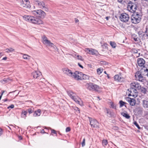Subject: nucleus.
<instances>
[{"label":"nucleus","instance_id":"nucleus-6","mask_svg":"<svg viewBox=\"0 0 148 148\" xmlns=\"http://www.w3.org/2000/svg\"><path fill=\"white\" fill-rule=\"evenodd\" d=\"M42 38V42L44 44L49 46L53 47L56 51H58V49L57 48L56 46L53 43L51 42L50 40H48L45 36H43Z\"/></svg>","mask_w":148,"mask_h":148},{"label":"nucleus","instance_id":"nucleus-5","mask_svg":"<svg viewBox=\"0 0 148 148\" xmlns=\"http://www.w3.org/2000/svg\"><path fill=\"white\" fill-rule=\"evenodd\" d=\"M86 87L90 90L98 91L100 88L98 85L92 83H87L86 85Z\"/></svg>","mask_w":148,"mask_h":148},{"label":"nucleus","instance_id":"nucleus-13","mask_svg":"<svg viewBox=\"0 0 148 148\" xmlns=\"http://www.w3.org/2000/svg\"><path fill=\"white\" fill-rule=\"evenodd\" d=\"M21 5L22 7L25 8H29L31 6L28 0H23Z\"/></svg>","mask_w":148,"mask_h":148},{"label":"nucleus","instance_id":"nucleus-44","mask_svg":"<svg viewBox=\"0 0 148 148\" xmlns=\"http://www.w3.org/2000/svg\"><path fill=\"white\" fill-rule=\"evenodd\" d=\"M71 130V129L70 127H67L66 128V132H68L70 131Z\"/></svg>","mask_w":148,"mask_h":148},{"label":"nucleus","instance_id":"nucleus-49","mask_svg":"<svg viewBox=\"0 0 148 148\" xmlns=\"http://www.w3.org/2000/svg\"><path fill=\"white\" fill-rule=\"evenodd\" d=\"M118 1L121 3H123V0H118Z\"/></svg>","mask_w":148,"mask_h":148},{"label":"nucleus","instance_id":"nucleus-34","mask_svg":"<svg viewBox=\"0 0 148 148\" xmlns=\"http://www.w3.org/2000/svg\"><path fill=\"white\" fill-rule=\"evenodd\" d=\"M119 103L120 104V107H121L124 105V104H126V103L123 101H122L121 100L119 101Z\"/></svg>","mask_w":148,"mask_h":148},{"label":"nucleus","instance_id":"nucleus-23","mask_svg":"<svg viewBox=\"0 0 148 148\" xmlns=\"http://www.w3.org/2000/svg\"><path fill=\"white\" fill-rule=\"evenodd\" d=\"M121 114L124 117L127 119H129L130 116L127 113V112H121Z\"/></svg>","mask_w":148,"mask_h":148},{"label":"nucleus","instance_id":"nucleus-45","mask_svg":"<svg viewBox=\"0 0 148 148\" xmlns=\"http://www.w3.org/2000/svg\"><path fill=\"white\" fill-rule=\"evenodd\" d=\"M14 105H13V104H12L10 106H9L8 107V109H9L10 108H14Z\"/></svg>","mask_w":148,"mask_h":148},{"label":"nucleus","instance_id":"nucleus-43","mask_svg":"<svg viewBox=\"0 0 148 148\" xmlns=\"http://www.w3.org/2000/svg\"><path fill=\"white\" fill-rule=\"evenodd\" d=\"M101 63L103 64H108V62L104 61H101Z\"/></svg>","mask_w":148,"mask_h":148},{"label":"nucleus","instance_id":"nucleus-30","mask_svg":"<svg viewBox=\"0 0 148 148\" xmlns=\"http://www.w3.org/2000/svg\"><path fill=\"white\" fill-rule=\"evenodd\" d=\"M108 143V141L106 140H103L102 141V144L103 145L104 147L106 146Z\"/></svg>","mask_w":148,"mask_h":148},{"label":"nucleus","instance_id":"nucleus-62","mask_svg":"<svg viewBox=\"0 0 148 148\" xmlns=\"http://www.w3.org/2000/svg\"><path fill=\"white\" fill-rule=\"evenodd\" d=\"M107 75V77L108 78H109L110 77L108 75H108Z\"/></svg>","mask_w":148,"mask_h":148},{"label":"nucleus","instance_id":"nucleus-59","mask_svg":"<svg viewBox=\"0 0 148 148\" xmlns=\"http://www.w3.org/2000/svg\"><path fill=\"white\" fill-rule=\"evenodd\" d=\"M138 34L139 35H140L141 34V33L140 32H138Z\"/></svg>","mask_w":148,"mask_h":148},{"label":"nucleus","instance_id":"nucleus-32","mask_svg":"<svg viewBox=\"0 0 148 148\" xmlns=\"http://www.w3.org/2000/svg\"><path fill=\"white\" fill-rule=\"evenodd\" d=\"M27 110L29 114H31L34 112V109L32 108H29Z\"/></svg>","mask_w":148,"mask_h":148},{"label":"nucleus","instance_id":"nucleus-2","mask_svg":"<svg viewBox=\"0 0 148 148\" xmlns=\"http://www.w3.org/2000/svg\"><path fill=\"white\" fill-rule=\"evenodd\" d=\"M62 70L65 74L70 77H71L77 80H79L81 79V74H82V73H79V71H76L73 73L71 72V70L67 68H63Z\"/></svg>","mask_w":148,"mask_h":148},{"label":"nucleus","instance_id":"nucleus-41","mask_svg":"<svg viewBox=\"0 0 148 148\" xmlns=\"http://www.w3.org/2000/svg\"><path fill=\"white\" fill-rule=\"evenodd\" d=\"M77 59L79 60H83V58H82V57L80 56H79V55L77 56Z\"/></svg>","mask_w":148,"mask_h":148},{"label":"nucleus","instance_id":"nucleus-1","mask_svg":"<svg viewBox=\"0 0 148 148\" xmlns=\"http://www.w3.org/2000/svg\"><path fill=\"white\" fill-rule=\"evenodd\" d=\"M130 86V88L128 89V90L130 92L128 96L136 97L138 93L137 90H139L141 88V85L138 82H133L131 83Z\"/></svg>","mask_w":148,"mask_h":148},{"label":"nucleus","instance_id":"nucleus-11","mask_svg":"<svg viewBox=\"0 0 148 148\" xmlns=\"http://www.w3.org/2000/svg\"><path fill=\"white\" fill-rule=\"evenodd\" d=\"M90 122L92 127L98 128H99V123L95 119H90Z\"/></svg>","mask_w":148,"mask_h":148},{"label":"nucleus","instance_id":"nucleus-7","mask_svg":"<svg viewBox=\"0 0 148 148\" xmlns=\"http://www.w3.org/2000/svg\"><path fill=\"white\" fill-rule=\"evenodd\" d=\"M32 12L35 15L41 18H44L45 15V12L41 10H34Z\"/></svg>","mask_w":148,"mask_h":148},{"label":"nucleus","instance_id":"nucleus-3","mask_svg":"<svg viewBox=\"0 0 148 148\" xmlns=\"http://www.w3.org/2000/svg\"><path fill=\"white\" fill-rule=\"evenodd\" d=\"M23 18L25 20L34 24L38 25L43 24V22L42 20L33 16L25 15L23 16Z\"/></svg>","mask_w":148,"mask_h":148},{"label":"nucleus","instance_id":"nucleus-22","mask_svg":"<svg viewBox=\"0 0 148 148\" xmlns=\"http://www.w3.org/2000/svg\"><path fill=\"white\" fill-rule=\"evenodd\" d=\"M143 105L145 108H148V100H143L142 101Z\"/></svg>","mask_w":148,"mask_h":148},{"label":"nucleus","instance_id":"nucleus-12","mask_svg":"<svg viewBox=\"0 0 148 148\" xmlns=\"http://www.w3.org/2000/svg\"><path fill=\"white\" fill-rule=\"evenodd\" d=\"M137 63L138 65L140 67H143L144 69H146L145 67V61L143 58H138L137 60Z\"/></svg>","mask_w":148,"mask_h":148},{"label":"nucleus","instance_id":"nucleus-18","mask_svg":"<svg viewBox=\"0 0 148 148\" xmlns=\"http://www.w3.org/2000/svg\"><path fill=\"white\" fill-rule=\"evenodd\" d=\"M32 75H33L34 78L37 79L41 75V74L40 72L35 71L32 72Z\"/></svg>","mask_w":148,"mask_h":148},{"label":"nucleus","instance_id":"nucleus-47","mask_svg":"<svg viewBox=\"0 0 148 148\" xmlns=\"http://www.w3.org/2000/svg\"><path fill=\"white\" fill-rule=\"evenodd\" d=\"M51 132H52V133H54L55 134H56V131L54 130H52Z\"/></svg>","mask_w":148,"mask_h":148},{"label":"nucleus","instance_id":"nucleus-14","mask_svg":"<svg viewBox=\"0 0 148 148\" xmlns=\"http://www.w3.org/2000/svg\"><path fill=\"white\" fill-rule=\"evenodd\" d=\"M85 50L87 53L91 55H96L97 53V50L93 49L86 48Z\"/></svg>","mask_w":148,"mask_h":148},{"label":"nucleus","instance_id":"nucleus-24","mask_svg":"<svg viewBox=\"0 0 148 148\" xmlns=\"http://www.w3.org/2000/svg\"><path fill=\"white\" fill-rule=\"evenodd\" d=\"M41 110L40 109H38L37 111L34 112V116H40L41 114Z\"/></svg>","mask_w":148,"mask_h":148},{"label":"nucleus","instance_id":"nucleus-57","mask_svg":"<svg viewBox=\"0 0 148 148\" xmlns=\"http://www.w3.org/2000/svg\"><path fill=\"white\" fill-rule=\"evenodd\" d=\"M109 17H108V16H107L106 17V19L107 20H108V18H109Z\"/></svg>","mask_w":148,"mask_h":148},{"label":"nucleus","instance_id":"nucleus-19","mask_svg":"<svg viewBox=\"0 0 148 148\" xmlns=\"http://www.w3.org/2000/svg\"><path fill=\"white\" fill-rule=\"evenodd\" d=\"M36 3L38 5L39 8H44L45 6V4L42 1H36Z\"/></svg>","mask_w":148,"mask_h":148},{"label":"nucleus","instance_id":"nucleus-60","mask_svg":"<svg viewBox=\"0 0 148 148\" xmlns=\"http://www.w3.org/2000/svg\"><path fill=\"white\" fill-rule=\"evenodd\" d=\"M3 55V54H2V53H0V56H2Z\"/></svg>","mask_w":148,"mask_h":148},{"label":"nucleus","instance_id":"nucleus-46","mask_svg":"<svg viewBox=\"0 0 148 148\" xmlns=\"http://www.w3.org/2000/svg\"><path fill=\"white\" fill-rule=\"evenodd\" d=\"M44 8V10L46 11H48L49 10L48 9L47 7H45H45H44V8Z\"/></svg>","mask_w":148,"mask_h":148},{"label":"nucleus","instance_id":"nucleus-63","mask_svg":"<svg viewBox=\"0 0 148 148\" xmlns=\"http://www.w3.org/2000/svg\"><path fill=\"white\" fill-rule=\"evenodd\" d=\"M7 101V99H6L4 100L5 101Z\"/></svg>","mask_w":148,"mask_h":148},{"label":"nucleus","instance_id":"nucleus-64","mask_svg":"<svg viewBox=\"0 0 148 148\" xmlns=\"http://www.w3.org/2000/svg\"><path fill=\"white\" fill-rule=\"evenodd\" d=\"M20 137L21 138V139H22V138H21V137Z\"/></svg>","mask_w":148,"mask_h":148},{"label":"nucleus","instance_id":"nucleus-10","mask_svg":"<svg viewBox=\"0 0 148 148\" xmlns=\"http://www.w3.org/2000/svg\"><path fill=\"white\" fill-rule=\"evenodd\" d=\"M120 18L121 21L126 22L128 21L130 17L128 14L124 13H122L121 14L120 16Z\"/></svg>","mask_w":148,"mask_h":148},{"label":"nucleus","instance_id":"nucleus-37","mask_svg":"<svg viewBox=\"0 0 148 148\" xmlns=\"http://www.w3.org/2000/svg\"><path fill=\"white\" fill-rule=\"evenodd\" d=\"M111 103V107L113 108L116 109V105L112 102Z\"/></svg>","mask_w":148,"mask_h":148},{"label":"nucleus","instance_id":"nucleus-4","mask_svg":"<svg viewBox=\"0 0 148 148\" xmlns=\"http://www.w3.org/2000/svg\"><path fill=\"white\" fill-rule=\"evenodd\" d=\"M140 17L141 16L138 12L132 15L131 17L132 23L136 24L139 23L141 20Z\"/></svg>","mask_w":148,"mask_h":148},{"label":"nucleus","instance_id":"nucleus-9","mask_svg":"<svg viewBox=\"0 0 148 148\" xmlns=\"http://www.w3.org/2000/svg\"><path fill=\"white\" fill-rule=\"evenodd\" d=\"M135 76L136 79L140 82H143L145 81V77L142 76L140 71H137L135 73Z\"/></svg>","mask_w":148,"mask_h":148},{"label":"nucleus","instance_id":"nucleus-31","mask_svg":"<svg viewBox=\"0 0 148 148\" xmlns=\"http://www.w3.org/2000/svg\"><path fill=\"white\" fill-rule=\"evenodd\" d=\"M103 71V69L101 68H98L97 70V72L98 74L100 75Z\"/></svg>","mask_w":148,"mask_h":148},{"label":"nucleus","instance_id":"nucleus-61","mask_svg":"<svg viewBox=\"0 0 148 148\" xmlns=\"http://www.w3.org/2000/svg\"><path fill=\"white\" fill-rule=\"evenodd\" d=\"M104 73L105 74H106V75H108V74L107 73L106 71H104Z\"/></svg>","mask_w":148,"mask_h":148},{"label":"nucleus","instance_id":"nucleus-28","mask_svg":"<svg viewBox=\"0 0 148 148\" xmlns=\"http://www.w3.org/2000/svg\"><path fill=\"white\" fill-rule=\"evenodd\" d=\"M23 57L24 59L29 60L30 59L31 57L28 55L26 54H23Z\"/></svg>","mask_w":148,"mask_h":148},{"label":"nucleus","instance_id":"nucleus-26","mask_svg":"<svg viewBox=\"0 0 148 148\" xmlns=\"http://www.w3.org/2000/svg\"><path fill=\"white\" fill-rule=\"evenodd\" d=\"M27 114V111L23 110L21 113V116L22 117L25 118Z\"/></svg>","mask_w":148,"mask_h":148},{"label":"nucleus","instance_id":"nucleus-48","mask_svg":"<svg viewBox=\"0 0 148 148\" xmlns=\"http://www.w3.org/2000/svg\"><path fill=\"white\" fill-rule=\"evenodd\" d=\"M78 64L80 67L82 69L83 68V67L82 65H81L79 63H78Z\"/></svg>","mask_w":148,"mask_h":148},{"label":"nucleus","instance_id":"nucleus-20","mask_svg":"<svg viewBox=\"0 0 148 148\" xmlns=\"http://www.w3.org/2000/svg\"><path fill=\"white\" fill-rule=\"evenodd\" d=\"M79 73H82V74H81V79H79V80H81L82 79L86 80L88 79H89V77L88 75L83 74L81 72H79Z\"/></svg>","mask_w":148,"mask_h":148},{"label":"nucleus","instance_id":"nucleus-35","mask_svg":"<svg viewBox=\"0 0 148 148\" xmlns=\"http://www.w3.org/2000/svg\"><path fill=\"white\" fill-rule=\"evenodd\" d=\"M110 45L114 48H115L116 47V44L114 42H110Z\"/></svg>","mask_w":148,"mask_h":148},{"label":"nucleus","instance_id":"nucleus-39","mask_svg":"<svg viewBox=\"0 0 148 148\" xmlns=\"http://www.w3.org/2000/svg\"><path fill=\"white\" fill-rule=\"evenodd\" d=\"M134 124L137 127L138 129H140V128L139 126L136 121H135L134 122Z\"/></svg>","mask_w":148,"mask_h":148},{"label":"nucleus","instance_id":"nucleus-56","mask_svg":"<svg viewBox=\"0 0 148 148\" xmlns=\"http://www.w3.org/2000/svg\"><path fill=\"white\" fill-rule=\"evenodd\" d=\"M5 92V91H3L2 92V93H1V96H2V95H3V94Z\"/></svg>","mask_w":148,"mask_h":148},{"label":"nucleus","instance_id":"nucleus-40","mask_svg":"<svg viewBox=\"0 0 148 148\" xmlns=\"http://www.w3.org/2000/svg\"><path fill=\"white\" fill-rule=\"evenodd\" d=\"M85 138H84L83 139V141L82 143V147H84L85 145Z\"/></svg>","mask_w":148,"mask_h":148},{"label":"nucleus","instance_id":"nucleus-33","mask_svg":"<svg viewBox=\"0 0 148 148\" xmlns=\"http://www.w3.org/2000/svg\"><path fill=\"white\" fill-rule=\"evenodd\" d=\"M132 37L133 38L134 40L135 41H138L139 40V39L136 37V36L135 35H133Z\"/></svg>","mask_w":148,"mask_h":148},{"label":"nucleus","instance_id":"nucleus-17","mask_svg":"<svg viewBox=\"0 0 148 148\" xmlns=\"http://www.w3.org/2000/svg\"><path fill=\"white\" fill-rule=\"evenodd\" d=\"M67 93L69 96L72 99H74V97H75V96H76V94L71 90L67 91Z\"/></svg>","mask_w":148,"mask_h":148},{"label":"nucleus","instance_id":"nucleus-54","mask_svg":"<svg viewBox=\"0 0 148 148\" xmlns=\"http://www.w3.org/2000/svg\"><path fill=\"white\" fill-rule=\"evenodd\" d=\"M75 21L76 23H77L79 22V20L77 18L75 19Z\"/></svg>","mask_w":148,"mask_h":148},{"label":"nucleus","instance_id":"nucleus-53","mask_svg":"<svg viewBox=\"0 0 148 148\" xmlns=\"http://www.w3.org/2000/svg\"><path fill=\"white\" fill-rule=\"evenodd\" d=\"M138 53V54L136 55V57H139L140 56V53Z\"/></svg>","mask_w":148,"mask_h":148},{"label":"nucleus","instance_id":"nucleus-8","mask_svg":"<svg viewBox=\"0 0 148 148\" xmlns=\"http://www.w3.org/2000/svg\"><path fill=\"white\" fill-rule=\"evenodd\" d=\"M128 10L131 12L134 13L137 8V6L136 4L133 3H131V2L130 1L129 3V4L127 6Z\"/></svg>","mask_w":148,"mask_h":148},{"label":"nucleus","instance_id":"nucleus-55","mask_svg":"<svg viewBox=\"0 0 148 148\" xmlns=\"http://www.w3.org/2000/svg\"><path fill=\"white\" fill-rule=\"evenodd\" d=\"M41 132L43 133H45V132L44 130H43V129L41 131Z\"/></svg>","mask_w":148,"mask_h":148},{"label":"nucleus","instance_id":"nucleus-15","mask_svg":"<svg viewBox=\"0 0 148 148\" xmlns=\"http://www.w3.org/2000/svg\"><path fill=\"white\" fill-rule=\"evenodd\" d=\"M114 79L115 80L119 82H122L124 79L123 77H122L121 75H115L114 77Z\"/></svg>","mask_w":148,"mask_h":148},{"label":"nucleus","instance_id":"nucleus-38","mask_svg":"<svg viewBox=\"0 0 148 148\" xmlns=\"http://www.w3.org/2000/svg\"><path fill=\"white\" fill-rule=\"evenodd\" d=\"M132 51L133 53L137 54L138 53V51L135 49H132Z\"/></svg>","mask_w":148,"mask_h":148},{"label":"nucleus","instance_id":"nucleus-51","mask_svg":"<svg viewBox=\"0 0 148 148\" xmlns=\"http://www.w3.org/2000/svg\"><path fill=\"white\" fill-rule=\"evenodd\" d=\"M145 32L147 33L146 35L148 37V29H147L146 31H145Z\"/></svg>","mask_w":148,"mask_h":148},{"label":"nucleus","instance_id":"nucleus-42","mask_svg":"<svg viewBox=\"0 0 148 148\" xmlns=\"http://www.w3.org/2000/svg\"><path fill=\"white\" fill-rule=\"evenodd\" d=\"M143 70H144V71L146 72H147L146 75L148 77V69L146 68V69H143Z\"/></svg>","mask_w":148,"mask_h":148},{"label":"nucleus","instance_id":"nucleus-21","mask_svg":"<svg viewBox=\"0 0 148 148\" xmlns=\"http://www.w3.org/2000/svg\"><path fill=\"white\" fill-rule=\"evenodd\" d=\"M76 103L81 105L82 104V101L81 99L75 96V97H74V99H72Z\"/></svg>","mask_w":148,"mask_h":148},{"label":"nucleus","instance_id":"nucleus-25","mask_svg":"<svg viewBox=\"0 0 148 148\" xmlns=\"http://www.w3.org/2000/svg\"><path fill=\"white\" fill-rule=\"evenodd\" d=\"M106 112L107 114H109V117H111L114 116V113L113 112L111 111L109 109H106Z\"/></svg>","mask_w":148,"mask_h":148},{"label":"nucleus","instance_id":"nucleus-58","mask_svg":"<svg viewBox=\"0 0 148 148\" xmlns=\"http://www.w3.org/2000/svg\"><path fill=\"white\" fill-rule=\"evenodd\" d=\"M16 90H15V91H13V92H10L9 93V94H10V93H12L14 92H16Z\"/></svg>","mask_w":148,"mask_h":148},{"label":"nucleus","instance_id":"nucleus-16","mask_svg":"<svg viewBox=\"0 0 148 148\" xmlns=\"http://www.w3.org/2000/svg\"><path fill=\"white\" fill-rule=\"evenodd\" d=\"M126 100L131 106H134L135 104L136 101L134 99L127 97L126 98Z\"/></svg>","mask_w":148,"mask_h":148},{"label":"nucleus","instance_id":"nucleus-50","mask_svg":"<svg viewBox=\"0 0 148 148\" xmlns=\"http://www.w3.org/2000/svg\"><path fill=\"white\" fill-rule=\"evenodd\" d=\"M2 134V129L0 128V136H1Z\"/></svg>","mask_w":148,"mask_h":148},{"label":"nucleus","instance_id":"nucleus-52","mask_svg":"<svg viewBox=\"0 0 148 148\" xmlns=\"http://www.w3.org/2000/svg\"><path fill=\"white\" fill-rule=\"evenodd\" d=\"M7 58L6 57H4L3 59L2 60H6Z\"/></svg>","mask_w":148,"mask_h":148},{"label":"nucleus","instance_id":"nucleus-36","mask_svg":"<svg viewBox=\"0 0 148 148\" xmlns=\"http://www.w3.org/2000/svg\"><path fill=\"white\" fill-rule=\"evenodd\" d=\"M10 79L9 78H4L3 80L2 83L3 84H5L6 82H8V81Z\"/></svg>","mask_w":148,"mask_h":148},{"label":"nucleus","instance_id":"nucleus-27","mask_svg":"<svg viewBox=\"0 0 148 148\" xmlns=\"http://www.w3.org/2000/svg\"><path fill=\"white\" fill-rule=\"evenodd\" d=\"M5 50L6 51V52H7V53L12 52L15 51V49L11 47L6 49H5Z\"/></svg>","mask_w":148,"mask_h":148},{"label":"nucleus","instance_id":"nucleus-29","mask_svg":"<svg viewBox=\"0 0 148 148\" xmlns=\"http://www.w3.org/2000/svg\"><path fill=\"white\" fill-rule=\"evenodd\" d=\"M140 89V91L142 93H143L144 94H145L146 93L147 90V89L143 87H141V88Z\"/></svg>","mask_w":148,"mask_h":148}]
</instances>
